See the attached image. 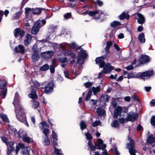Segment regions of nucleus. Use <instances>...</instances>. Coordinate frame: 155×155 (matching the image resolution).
<instances>
[{
    "mask_svg": "<svg viewBox=\"0 0 155 155\" xmlns=\"http://www.w3.org/2000/svg\"><path fill=\"white\" fill-rule=\"evenodd\" d=\"M84 85L86 88H88L92 86V83L90 82H86L84 83Z\"/></svg>",
    "mask_w": 155,
    "mask_h": 155,
    "instance_id": "4d7b16f0",
    "label": "nucleus"
},
{
    "mask_svg": "<svg viewBox=\"0 0 155 155\" xmlns=\"http://www.w3.org/2000/svg\"><path fill=\"white\" fill-rule=\"evenodd\" d=\"M119 121L120 123L121 124H124L125 123V121L127 122L126 117V118H121L119 119Z\"/></svg>",
    "mask_w": 155,
    "mask_h": 155,
    "instance_id": "e2e57ef3",
    "label": "nucleus"
},
{
    "mask_svg": "<svg viewBox=\"0 0 155 155\" xmlns=\"http://www.w3.org/2000/svg\"><path fill=\"white\" fill-rule=\"evenodd\" d=\"M26 37V39L24 40V42L25 46H28L31 44L32 37L30 34L28 33L27 34Z\"/></svg>",
    "mask_w": 155,
    "mask_h": 155,
    "instance_id": "2eb2a0df",
    "label": "nucleus"
},
{
    "mask_svg": "<svg viewBox=\"0 0 155 155\" xmlns=\"http://www.w3.org/2000/svg\"><path fill=\"white\" fill-rule=\"evenodd\" d=\"M65 53L67 56H69L72 58L76 57V54L74 53L72 51L68 50L65 51Z\"/></svg>",
    "mask_w": 155,
    "mask_h": 155,
    "instance_id": "bb28decb",
    "label": "nucleus"
},
{
    "mask_svg": "<svg viewBox=\"0 0 155 155\" xmlns=\"http://www.w3.org/2000/svg\"><path fill=\"white\" fill-rule=\"evenodd\" d=\"M15 111L18 120L28 126L29 125L26 120V116L24 111H20L19 112H18V111L16 109Z\"/></svg>",
    "mask_w": 155,
    "mask_h": 155,
    "instance_id": "0eeeda50",
    "label": "nucleus"
},
{
    "mask_svg": "<svg viewBox=\"0 0 155 155\" xmlns=\"http://www.w3.org/2000/svg\"><path fill=\"white\" fill-rule=\"evenodd\" d=\"M109 96L107 95H102L100 98V101L104 102V105L109 101Z\"/></svg>",
    "mask_w": 155,
    "mask_h": 155,
    "instance_id": "5701e85b",
    "label": "nucleus"
},
{
    "mask_svg": "<svg viewBox=\"0 0 155 155\" xmlns=\"http://www.w3.org/2000/svg\"><path fill=\"white\" fill-rule=\"evenodd\" d=\"M121 24L120 22L117 21H114L110 23V26L112 28H115L117 26H119Z\"/></svg>",
    "mask_w": 155,
    "mask_h": 155,
    "instance_id": "2f4dec72",
    "label": "nucleus"
},
{
    "mask_svg": "<svg viewBox=\"0 0 155 155\" xmlns=\"http://www.w3.org/2000/svg\"><path fill=\"white\" fill-rule=\"evenodd\" d=\"M43 133L45 134V137H48L49 133V130L47 128H45L43 130Z\"/></svg>",
    "mask_w": 155,
    "mask_h": 155,
    "instance_id": "8fccbe9b",
    "label": "nucleus"
},
{
    "mask_svg": "<svg viewBox=\"0 0 155 155\" xmlns=\"http://www.w3.org/2000/svg\"><path fill=\"white\" fill-rule=\"evenodd\" d=\"M92 91L94 95H96L97 93L99 92L100 90V86H98L96 88L93 87H92Z\"/></svg>",
    "mask_w": 155,
    "mask_h": 155,
    "instance_id": "c9c22d12",
    "label": "nucleus"
},
{
    "mask_svg": "<svg viewBox=\"0 0 155 155\" xmlns=\"http://www.w3.org/2000/svg\"><path fill=\"white\" fill-rule=\"evenodd\" d=\"M150 60V57L148 56L145 54H142L140 58L138 60V61L140 64H142L149 62Z\"/></svg>",
    "mask_w": 155,
    "mask_h": 155,
    "instance_id": "ddd939ff",
    "label": "nucleus"
},
{
    "mask_svg": "<svg viewBox=\"0 0 155 155\" xmlns=\"http://www.w3.org/2000/svg\"><path fill=\"white\" fill-rule=\"evenodd\" d=\"M114 69V67L113 66L107 67V66H105L102 72L105 74L110 73Z\"/></svg>",
    "mask_w": 155,
    "mask_h": 155,
    "instance_id": "dca6fc26",
    "label": "nucleus"
},
{
    "mask_svg": "<svg viewBox=\"0 0 155 155\" xmlns=\"http://www.w3.org/2000/svg\"><path fill=\"white\" fill-rule=\"evenodd\" d=\"M49 68L50 67L49 65L48 64H46L41 67L40 68V70L42 71H45L48 70Z\"/></svg>",
    "mask_w": 155,
    "mask_h": 155,
    "instance_id": "72a5a7b5",
    "label": "nucleus"
},
{
    "mask_svg": "<svg viewBox=\"0 0 155 155\" xmlns=\"http://www.w3.org/2000/svg\"><path fill=\"white\" fill-rule=\"evenodd\" d=\"M138 39L140 42L144 43L145 41L144 34L143 33L140 34L138 37Z\"/></svg>",
    "mask_w": 155,
    "mask_h": 155,
    "instance_id": "cd10ccee",
    "label": "nucleus"
},
{
    "mask_svg": "<svg viewBox=\"0 0 155 155\" xmlns=\"http://www.w3.org/2000/svg\"><path fill=\"white\" fill-rule=\"evenodd\" d=\"M14 142H9L7 144H6L7 147V148H9L14 145Z\"/></svg>",
    "mask_w": 155,
    "mask_h": 155,
    "instance_id": "680f3d73",
    "label": "nucleus"
},
{
    "mask_svg": "<svg viewBox=\"0 0 155 155\" xmlns=\"http://www.w3.org/2000/svg\"><path fill=\"white\" fill-rule=\"evenodd\" d=\"M57 136L55 133L54 130L52 131V138L53 140L52 143L53 145V147L54 150V151L53 153V155H62V153H60V150L56 148V146H58Z\"/></svg>",
    "mask_w": 155,
    "mask_h": 155,
    "instance_id": "423d86ee",
    "label": "nucleus"
},
{
    "mask_svg": "<svg viewBox=\"0 0 155 155\" xmlns=\"http://www.w3.org/2000/svg\"><path fill=\"white\" fill-rule=\"evenodd\" d=\"M77 51L78 54L76 63L80 65L82 64L84 62L83 60H85L86 59L88 54L86 53V51L84 50L81 46H79L77 49Z\"/></svg>",
    "mask_w": 155,
    "mask_h": 155,
    "instance_id": "f03ea898",
    "label": "nucleus"
},
{
    "mask_svg": "<svg viewBox=\"0 0 155 155\" xmlns=\"http://www.w3.org/2000/svg\"><path fill=\"white\" fill-rule=\"evenodd\" d=\"M1 138L3 142L5 143L6 144H7L9 142L8 139L4 136H2L1 137Z\"/></svg>",
    "mask_w": 155,
    "mask_h": 155,
    "instance_id": "bf43d9fd",
    "label": "nucleus"
},
{
    "mask_svg": "<svg viewBox=\"0 0 155 155\" xmlns=\"http://www.w3.org/2000/svg\"><path fill=\"white\" fill-rule=\"evenodd\" d=\"M7 154L8 155H9L12 152H14L15 151H16V149H15V147L13 146L9 148H7Z\"/></svg>",
    "mask_w": 155,
    "mask_h": 155,
    "instance_id": "ea45409f",
    "label": "nucleus"
},
{
    "mask_svg": "<svg viewBox=\"0 0 155 155\" xmlns=\"http://www.w3.org/2000/svg\"><path fill=\"white\" fill-rule=\"evenodd\" d=\"M81 129L82 130H83L87 128V126L86 123L83 120H81L80 124Z\"/></svg>",
    "mask_w": 155,
    "mask_h": 155,
    "instance_id": "f704fd0d",
    "label": "nucleus"
},
{
    "mask_svg": "<svg viewBox=\"0 0 155 155\" xmlns=\"http://www.w3.org/2000/svg\"><path fill=\"white\" fill-rule=\"evenodd\" d=\"M101 122L99 121L96 120L93 123L92 126L93 127H96L98 125H101Z\"/></svg>",
    "mask_w": 155,
    "mask_h": 155,
    "instance_id": "09e8293b",
    "label": "nucleus"
},
{
    "mask_svg": "<svg viewBox=\"0 0 155 155\" xmlns=\"http://www.w3.org/2000/svg\"><path fill=\"white\" fill-rule=\"evenodd\" d=\"M128 140L130 143H127V146H133L135 145V142L134 140H133L132 139L129 137Z\"/></svg>",
    "mask_w": 155,
    "mask_h": 155,
    "instance_id": "58836bf2",
    "label": "nucleus"
},
{
    "mask_svg": "<svg viewBox=\"0 0 155 155\" xmlns=\"http://www.w3.org/2000/svg\"><path fill=\"white\" fill-rule=\"evenodd\" d=\"M32 51L34 52L31 57L32 60L33 62H35L38 60L39 58L38 49V48H36V47L34 46L32 48Z\"/></svg>",
    "mask_w": 155,
    "mask_h": 155,
    "instance_id": "1a4fd4ad",
    "label": "nucleus"
},
{
    "mask_svg": "<svg viewBox=\"0 0 155 155\" xmlns=\"http://www.w3.org/2000/svg\"><path fill=\"white\" fill-rule=\"evenodd\" d=\"M98 13V11L97 10L95 11H90L89 12V15L91 16L94 17Z\"/></svg>",
    "mask_w": 155,
    "mask_h": 155,
    "instance_id": "de8ad7c7",
    "label": "nucleus"
},
{
    "mask_svg": "<svg viewBox=\"0 0 155 155\" xmlns=\"http://www.w3.org/2000/svg\"><path fill=\"white\" fill-rule=\"evenodd\" d=\"M137 15L138 17V18H137L138 23L141 24L144 23L145 21L144 16L141 13H138Z\"/></svg>",
    "mask_w": 155,
    "mask_h": 155,
    "instance_id": "f3484780",
    "label": "nucleus"
},
{
    "mask_svg": "<svg viewBox=\"0 0 155 155\" xmlns=\"http://www.w3.org/2000/svg\"><path fill=\"white\" fill-rule=\"evenodd\" d=\"M32 11V8H25V14L26 16H28L29 15V12Z\"/></svg>",
    "mask_w": 155,
    "mask_h": 155,
    "instance_id": "603ef678",
    "label": "nucleus"
},
{
    "mask_svg": "<svg viewBox=\"0 0 155 155\" xmlns=\"http://www.w3.org/2000/svg\"><path fill=\"white\" fill-rule=\"evenodd\" d=\"M92 94V91L91 90H90L87 93V94L86 96L85 99L86 101H88L91 99V97Z\"/></svg>",
    "mask_w": 155,
    "mask_h": 155,
    "instance_id": "4c0bfd02",
    "label": "nucleus"
},
{
    "mask_svg": "<svg viewBox=\"0 0 155 155\" xmlns=\"http://www.w3.org/2000/svg\"><path fill=\"white\" fill-rule=\"evenodd\" d=\"M43 142L44 143L45 145L48 146L49 145L50 142L48 137H45Z\"/></svg>",
    "mask_w": 155,
    "mask_h": 155,
    "instance_id": "a19ab883",
    "label": "nucleus"
},
{
    "mask_svg": "<svg viewBox=\"0 0 155 155\" xmlns=\"http://www.w3.org/2000/svg\"><path fill=\"white\" fill-rule=\"evenodd\" d=\"M78 47L79 46H78L76 43L74 42H72L70 45V48H71L72 49H76L77 51V49L78 48Z\"/></svg>",
    "mask_w": 155,
    "mask_h": 155,
    "instance_id": "c03bdc74",
    "label": "nucleus"
},
{
    "mask_svg": "<svg viewBox=\"0 0 155 155\" xmlns=\"http://www.w3.org/2000/svg\"><path fill=\"white\" fill-rule=\"evenodd\" d=\"M28 97L32 99H36L38 98V96L37 94H29Z\"/></svg>",
    "mask_w": 155,
    "mask_h": 155,
    "instance_id": "864d4df0",
    "label": "nucleus"
},
{
    "mask_svg": "<svg viewBox=\"0 0 155 155\" xmlns=\"http://www.w3.org/2000/svg\"><path fill=\"white\" fill-rule=\"evenodd\" d=\"M56 67V66H54L51 65L50 67V72L51 73H54L55 71V68Z\"/></svg>",
    "mask_w": 155,
    "mask_h": 155,
    "instance_id": "338daca9",
    "label": "nucleus"
},
{
    "mask_svg": "<svg viewBox=\"0 0 155 155\" xmlns=\"http://www.w3.org/2000/svg\"><path fill=\"white\" fill-rule=\"evenodd\" d=\"M150 122L152 126H155V115L152 116L150 119Z\"/></svg>",
    "mask_w": 155,
    "mask_h": 155,
    "instance_id": "5fc2aeb1",
    "label": "nucleus"
},
{
    "mask_svg": "<svg viewBox=\"0 0 155 155\" xmlns=\"http://www.w3.org/2000/svg\"><path fill=\"white\" fill-rule=\"evenodd\" d=\"M40 20L36 21L34 24L32 28L31 33L33 35L37 34L40 28L41 27L39 22Z\"/></svg>",
    "mask_w": 155,
    "mask_h": 155,
    "instance_id": "9d476101",
    "label": "nucleus"
},
{
    "mask_svg": "<svg viewBox=\"0 0 155 155\" xmlns=\"http://www.w3.org/2000/svg\"><path fill=\"white\" fill-rule=\"evenodd\" d=\"M40 124H42L43 127L45 126L47 127H49V125L44 121H42V122L40 123Z\"/></svg>",
    "mask_w": 155,
    "mask_h": 155,
    "instance_id": "774afa93",
    "label": "nucleus"
},
{
    "mask_svg": "<svg viewBox=\"0 0 155 155\" xmlns=\"http://www.w3.org/2000/svg\"><path fill=\"white\" fill-rule=\"evenodd\" d=\"M131 98L133 100L139 102L140 100L137 96L136 95H134L131 97Z\"/></svg>",
    "mask_w": 155,
    "mask_h": 155,
    "instance_id": "052dcab7",
    "label": "nucleus"
},
{
    "mask_svg": "<svg viewBox=\"0 0 155 155\" xmlns=\"http://www.w3.org/2000/svg\"><path fill=\"white\" fill-rule=\"evenodd\" d=\"M23 140L26 142L27 143H29L31 142V141L33 142V140H31V138L29 137H27L26 136H25L23 139Z\"/></svg>",
    "mask_w": 155,
    "mask_h": 155,
    "instance_id": "e433bc0d",
    "label": "nucleus"
},
{
    "mask_svg": "<svg viewBox=\"0 0 155 155\" xmlns=\"http://www.w3.org/2000/svg\"><path fill=\"white\" fill-rule=\"evenodd\" d=\"M7 82L4 79L0 80V89L7 88Z\"/></svg>",
    "mask_w": 155,
    "mask_h": 155,
    "instance_id": "4be33fe9",
    "label": "nucleus"
},
{
    "mask_svg": "<svg viewBox=\"0 0 155 155\" xmlns=\"http://www.w3.org/2000/svg\"><path fill=\"white\" fill-rule=\"evenodd\" d=\"M54 85V82L52 81L43 84L41 88L44 93L49 94L53 91Z\"/></svg>",
    "mask_w": 155,
    "mask_h": 155,
    "instance_id": "39448f33",
    "label": "nucleus"
},
{
    "mask_svg": "<svg viewBox=\"0 0 155 155\" xmlns=\"http://www.w3.org/2000/svg\"><path fill=\"white\" fill-rule=\"evenodd\" d=\"M31 81L33 83V85L35 87H37L40 86V84L38 81L34 80L33 79H31Z\"/></svg>",
    "mask_w": 155,
    "mask_h": 155,
    "instance_id": "49530a36",
    "label": "nucleus"
},
{
    "mask_svg": "<svg viewBox=\"0 0 155 155\" xmlns=\"http://www.w3.org/2000/svg\"><path fill=\"white\" fill-rule=\"evenodd\" d=\"M85 136L86 139L88 140L87 145L89 146L92 143L91 140L93 138V137L88 131L85 133Z\"/></svg>",
    "mask_w": 155,
    "mask_h": 155,
    "instance_id": "412c9836",
    "label": "nucleus"
},
{
    "mask_svg": "<svg viewBox=\"0 0 155 155\" xmlns=\"http://www.w3.org/2000/svg\"><path fill=\"white\" fill-rule=\"evenodd\" d=\"M97 112L99 116H102L106 113V111L104 110L97 108Z\"/></svg>",
    "mask_w": 155,
    "mask_h": 155,
    "instance_id": "7c9ffc66",
    "label": "nucleus"
},
{
    "mask_svg": "<svg viewBox=\"0 0 155 155\" xmlns=\"http://www.w3.org/2000/svg\"><path fill=\"white\" fill-rule=\"evenodd\" d=\"M25 31L24 30H21L20 28H17L15 29L14 31V35L15 38H17L19 35L20 36V38L22 39L23 36L25 34Z\"/></svg>",
    "mask_w": 155,
    "mask_h": 155,
    "instance_id": "9b49d317",
    "label": "nucleus"
},
{
    "mask_svg": "<svg viewBox=\"0 0 155 155\" xmlns=\"http://www.w3.org/2000/svg\"><path fill=\"white\" fill-rule=\"evenodd\" d=\"M18 102H15V103L13 102L12 103L14 106L15 108L16 109L17 108L19 110L18 112H19L20 111H24L23 110L22 107L18 103Z\"/></svg>",
    "mask_w": 155,
    "mask_h": 155,
    "instance_id": "c756f323",
    "label": "nucleus"
},
{
    "mask_svg": "<svg viewBox=\"0 0 155 155\" xmlns=\"http://www.w3.org/2000/svg\"><path fill=\"white\" fill-rule=\"evenodd\" d=\"M67 61V58L66 57L62 58H60V61L62 63H66Z\"/></svg>",
    "mask_w": 155,
    "mask_h": 155,
    "instance_id": "0e129e2a",
    "label": "nucleus"
},
{
    "mask_svg": "<svg viewBox=\"0 0 155 155\" xmlns=\"http://www.w3.org/2000/svg\"><path fill=\"white\" fill-rule=\"evenodd\" d=\"M3 89V90L1 91V93H0V95H1V94L2 95V99H4L5 98L7 93V88Z\"/></svg>",
    "mask_w": 155,
    "mask_h": 155,
    "instance_id": "79ce46f5",
    "label": "nucleus"
},
{
    "mask_svg": "<svg viewBox=\"0 0 155 155\" xmlns=\"http://www.w3.org/2000/svg\"><path fill=\"white\" fill-rule=\"evenodd\" d=\"M122 107L120 106H117L116 108L114 111V114L113 115V117L114 118H117L119 116L121 117H124V114H121Z\"/></svg>",
    "mask_w": 155,
    "mask_h": 155,
    "instance_id": "f8f14e48",
    "label": "nucleus"
},
{
    "mask_svg": "<svg viewBox=\"0 0 155 155\" xmlns=\"http://www.w3.org/2000/svg\"><path fill=\"white\" fill-rule=\"evenodd\" d=\"M17 133L18 135V138H21L22 139L27 135L26 132L25 131L19 130Z\"/></svg>",
    "mask_w": 155,
    "mask_h": 155,
    "instance_id": "a878e982",
    "label": "nucleus"
},
{
    "mask_svg": "<svg viewBox=\"0 0 155 155\" xmlns=\"http://www.w3.org/2000/svg\"><path fill=\"white\" fill-rule=\"evenodd\" d=\"M134 74L133 73L127 74V77L128 79L135 78L141 79L145 81L146 79L149 78L151 76L154 74V72L153 70L150 71H147L142 72H139Z\"/></svg>",
    "mask_w": 155,
    "mask_h": 155,
    "instance_id": "f257e3e1",
    "label": "nucleus"
},
{
    "mask_svg": "<svg viewBox=\"0 0 155 155\" xmlns=\"http://www.w3.org/2000/svg\"><path fill=\"white\" fill-rule=\"evenodd\" d=\"M21 148V152L22 155H30V152L31 151L34 152L33 150L29 147H25V145L22 143H19L16 146V153L17 154L19 150Z\"/></svg>",
    "mask_w": 155,
    "mask_h": 155,
    "instance_id": "7ed1b4c3",
    "label": "nucleus"
},
{
    "mask_svg": "<svg viewBox=\"0 0 155 155\" xmlns=\"http://www.w3.org/2000/svg\"><path fill=\"white\" fill-rule=\"evenodd\" d=\"M138 116L139 114L138 113L130 112L127 114V116L126 117L127 122H133L137 120Z\"/></svg>",
    "mask_w": 155,
    "mask_h": 155,
    "instance_id": "6e6552de",
    "label": "nucleus"
},
{
    "mask_svg": "<svg viewBox=\"0 0 155 155\" xmlns=\"http://www.w3.org/2000/svg\"><path fill=\"white\" fill-rule=\"evenodd\" d=\"M119 125V123L117 120H114L111 124L112 127H117Z\"/></svg>",
    "mask_w": 155,
    "mask_h": 155,
    "instance_id": "37998d69",
    "label": "nucleus"
},
{
    "mask_svg": "<svg viewBox=\"0 0 155 155\" xmlns=\"http://www.w3.org/2000/svg\"><path fill=\"white\" fill-rule=\"evenodd\" d=\"M94 144L95 145H94L91 143V145H90L89 146L92 151H95L96 149L104 150L106 147V144H103V140L100 138H98L97 140V141L94 143Z\"/></svg>",
    "mask_w": 155,
    "mask_h": 155,
    "instance_id": "20e7f679",
    "label": "nucleus"
},
{
    "mask_svg": "<svg viewBox=\"0 0 155 155\" xmlns=\"http://www.w3.org/2000/svg\"><path fill=\"white\" fill-rule=\"evenodd\" d=\"M7 126L8 128L7 129L9 131V133H12V132L14 133L15 134H16L18 132L17 130L15 128H14V126L12 125H10V124H8Z\"/></svg>",
    "mask_w": 155,
    "mask_h": 155,
    "instance_id": "393cba45",
    "label": "nucleus"
},
{
    "mask_svg": "<svg viewBox=\"0 0 155 155\" xmlns=\"http://www.w3.org/2000/svg\"><path fill=\"white\" fill-rule=\"evenodd\" d=\"M33 102L34 104L32 105V107L34 108H36L39 107L40 104L38 101L36 100H34L33 101Z\"/></svg>",
    "mask_w": 155,
    "mask_h": 155,
    "instance_id": "a18cd8bd",
    "label": "nucleus"
},
{
    "mask_svg": "<svg viewBox=\"0 0 155 155\" xmlns=\"http://www.w3.org/2000/svg\"><path fill=\"white\" fill-rule=\"evenodd\" d=\"M45 9L40 8H32L33 14L34 15H40L41 13L42 10H44Z\"/></svg>",
    "mask_w": 155,
    "mask_h": 155,
    "instance_id": "aec40b11",
    "label": "nucleus"
},
{
    "mask_svg": "<svg viewBox=\"0 0 155 155\" xmlns=\"http://www.w3.org/2000/svg\"><path fill=\"white\" fill-rule=\"evenodd\" d=\"M119 18L121 20H124L125 18L127 20L129 19L130 15L128 14H127L125 12H123L119 16Z\"/></svg>",
    "mask_w": 155,
    "mask_h": 155,
    "instance_id": "b1692460",
    "label": "nucleus"
},
{
    "mask_svg": "<svg viewBox=\"0 0 155 155\" xmlns=\"http://www.w3.org/2000/svg\"><path fill=\"white\" fill-rule=\"evenodd\" d=\"M128 110V107H122L121 114L126 113L127 114Z\"/></svg>",
    "mask_w": 155,
    "mask_h": 155,
    "instance_id": "3c124183",
    "label": "nucleus"
},
{
    "mask_svg": "<svg viewBox=\"0 0 155 155\" xmlns=\"http://www.w3.org/2000/svg\"><path fill=\"white\" fill-rule=\"evenodd\" d=\"M105 59V58L103 56L97 57L95 60L96 63L97 64H99L100 63L104 61Z\"/></svg>",
    "mask_w": 155,
    "mask_h": 155,
    "instance_id": "c85d7f7f",
    "label": "nucleus"
},
{
    "mask_svg": "<svg viewBox=\"0 0 155 155\" xmlns=\"http://www.w3.org/2000/svg\"><path fill=\"white\" fill-rule=\"evenodd\" d=\"M0 117L3 121L7 123H9V120L8 119V118L6 114H0Z\"/></svg>",
    "mask_w": 155,
    "mask_h": 155,
    "instance_id": "473e14b6",
    "label": "nucleus"
},
{
    "mask_svg": "<svg viewBox=\"0 0 155 155\" xmlns=\"http://www.w3.org/2000/svg\"><path fill=\"white\" fill-rule=\"evenodd\" d=\"M14 49L17 53H24L25 51L24 47L21 45H18V47H16Z\"/></svg>",
    "mask_w": 155,
    "mask_h": 155,
    "instance_id": "4468645a",
    "label": "nucleus"
},
{
    "mask_svg": "<svg viewBox=\"0 0 155 155\" xmlns=\"http://www.w3.org/2000/svg\"><path fill=\"white\" fill-rule=\"evenodd\" d=\"M128 148L129 152L131 155H136V153L137 151L135 149V145L133 146H127L126 148Z\"/></svg>",
    "mask_w": 155,
    "mask_h": 155,
    "instance_id": "a211bd4d",
    "label": "nucleus"
},
{
    "mask_svg": "<svg viewBox=\"0 0 155 155\" xmlns=\"http://www.w3.org/2000/svg\"><path fill=\"white\" fill-rule=\"evenodd\" d=\"M71 13H67L64 15V17L66 19H68L71 17Z\"/></svg>",
    "mask_w": 155,
    "mask_h": 155,
    "instance_id": "69168bd1",
    "label": "nucleus"
},
{
    "mask_svg": "<svg viewBox=\"0 0 155 155\" xmlns=\"http://www.w3.org/2000/svg\"><path fill=\"white\" fill-rule=\"evenodd\" d=\"M110 48L107 47H106L105 48V50L106 51V53L105 54V56L106 58L108 57L107 56L108 54L110 53Z\"/></svg>",
    "mask_w": 155,
    "mask_h": 155,
    "instance_id": "13d9d810",
    "label": "nucleus"
},
{
    "mask_svg": "<svg viewBox=\"0 0 155 155\" xmlns=\"http://www.w3.org/2000/svg\"><path fill=\"white\" fill-rule=\"evenodd\" d=\"M19 94L17 92L15 94V97L14 98V103L16 102H19Z\"/></svg>",
    "mask_w": 155,
    "mask_h": 155,
    "instance_id": "6e6d98bb",
    "label": "nucleus"
},
{
    "mask_svg": "<svg viewBox=\"0 0 155 155\" xmlns=\"http://www.w3.org/2000/svg\"><path fill=\"white\" fill-rule=\"evenodd\" d=\"M146 142L148 144H151L154 143H155V140L152 134L148 136Z\"/></svg>",
    "mask_w": 155,
    "mask_h": 155,
    "instance_id": "6ab92c4d",
    "label": "nucleus"
}]
</instances>
